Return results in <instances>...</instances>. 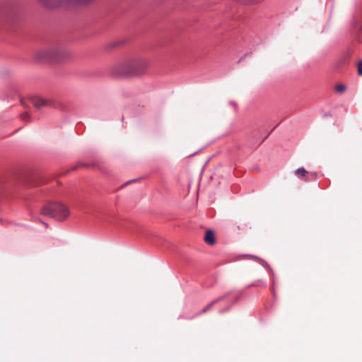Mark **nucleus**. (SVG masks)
I'll list each match as a JSON object with an SVG mask.
<instances>
[{"label":"nucleus","instance_id":"10","mask_svg":"<svg viewBox=\"0 0 362 362\" xmlns=\"http://www.w3.org/2000/svg\"><path fill=\"white\" fill-rule=\"evenodd\" d=\"M345 89V86L344 85H339L337 87V90L338 92L343 91Z\"/></svg>","mask_w":362,"mask_h":362},{"label":"nucleus","instance_id":"1","mask_svg":"<svg viewBox=\"0 0 362 362\" xmlns=\"http://www.w3.org/2000/svg\"><path fill=\"white\" fill-rule=\"evenodd\" d=\"M149 65L150 62L147 58L134 56L112 65L110 73L116 78L140 77L145 74Z\"/></svg>","mask_w":362,"mask_h":362},{"label":"nucleus","instance_id":"9","mask_svg":"<svg viewBox=\"0 0 362 362\" xmlns=\"http://www.w3.org/2000/svg\"><path fill=\"white\" fill-rule=\"evenodd\" d=\"M358 74L362 76V61L358 62L357 64Z\"/></svg>","mask_w":362,"mask_h":362},{"label":"nucleus","instance_id":"11","mask_svg":"<svg viewBox=\"0 0 362 362\" xmlns=\"http://www.w3.org/2000/svg\"><path fill=\"white\" fill-rule=\"evenodd\" d=\"M21 117H22L23 119H28L29 117V115H28V113L25 112V113L22 114Z\"/></svg>","mask_w":362,"mask_h":362},{"label":"nucleus","instance_id":"6","mask_svg":"<svg viewBox=\"0 0 362 362\" xmlns=\"http://www.w3.org/2000/svg\"><path fill=\"white\" fill-rule=\"evenodd\" d=\"M204 241L209 245H214L215 243L214 233L211 230H207L204 235Z\"/></svg>","mask_w":362,"mask_h":362},{"label":"nucleus","instance_id":"3","mask_svg":"<svg viewBox=\"0 0 362 362\" xmlns=\"http://www.w3.org/2000/svg\"><path fill=\"white\" fill-rule=\"evenodd\" d=\"M42 214L57 220H64L69 214V211L66 206L59 203H52L45 205L42 209Z\"/></svg>","mask_w":362,"mask_h":362},{"label":"nucleus","instance_id":"2","mask_svg":"<svg viewBox=\"0 0 362 362\" xmlns=\"http://www.w3.org/2000/svg\"><path fill=\"white\" fill-rule=\"evenodd\" d=\"M67 49L60 44H52L37 49L34 59L41 64L61 62L69 57Z\"/></svg>","mask_w":362,"mask_h":362},{"label":"nucleus","instance_id":"5","mask_svg":"<svg viewBox=\"0 0 362 362\" xmlns=\"http://www.w3.org/2000/svg\"><path fill=\"white\" fill-rule=\"evenodd\" d=\"M28 100L36 109H40L41 107L49 105L52 103L50 100L43 98L37 95H30L28 98Z\"/></svg>","mask_w":362,"mask_h":362},{"label":"nucleus","instance_id":"4","mask_svg":"<svg viewBox=\"0 0 362 362\" xmlns=\"http://www.w3.org/2000/svg\"><path fill=\"white\" fill-rule=\"evenodd\" d=\"M42 4H43L45 7L49 8H57L58 6L62 5H69L71 4L72 1L79 3V4H86L91 0H38Z\"/></svg>","mask_w":362,"mask_h":362},{"label":"nucleus","instance_id":"7","mask_svg":"<svg viewBox=\"0 0 362 362\" xmlns=\"http://www.w3.org/2000/svg\"><path fill=\"white\" fill-rule=\"evenodd\" d=\"M295 174L299 177H303L306 176L308 171L304 168H299L295 171Z\"/></svg>","mask_w":362,"mask_h":362},{"label":"nucleus","instance_id":"8","mask_svg":"<svg viewBox=\"0 0 362 362\" xmlns=\"http://www.w3.org/2000/svg\"><path fill=\"white\" fill-rule=\"evenodd\" d=\"M222 298H217L216 300H214V301H212L211 303H210L209 305H207L202 311V313H205L206 311H208L209 310H210L211 308V307L215 304L217 302H218L220 300H221Z\"/></svg>","mask_w":362,"mask_h":362}]
</instances>
